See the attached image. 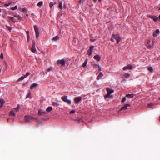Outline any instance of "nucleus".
Listing matches in <instances>:
<instances>
[{
    "label": "nucleus",
    "instance_id": "nucleus-1",
    "mask_svg": "<svg viewBox=\"0 0 160 160\" xmlns=\"http://www.w3.org/2000/svg\"><path fill=\"white\" fill-rule=\"evenodd\" d=\"M114 39L117 41V42L118 43L121 41V38L118 34H113L112 35L111 40L114 41Z\"/></svg>",
    "mask_w": 160,
    "mask_h": 160
},
{
    "label": "nucleus",
    "instance_id": "nucleus-2",
    "mask_svg": "<svg viewBox=\"0 0 160 160\" xmlns=\"http://www.w3.org/2000/svg\"><path fill=\"white\" fill-rule=\"evenodd\" d=\"M34 28L35 32L36 37L38 38L39 36V32H38V27L37 26L34 25Z\"/></svg>",
    "mask_w": 160,
    "mask_h": 160
},
{
    "label": "nucleus",
    "instance_id": "nucleus-3",
    "mask_svg": "<svg viewBox=\"0 0 160 160\" xmlns=\"http://www.w3.org/2000/svg\"><path fill=\"white\" fill-rule=\"evenodd\" d=\"M35 41L34 40H32L31 50L32 52H35L36 51V49L35 48Z\"/></svg>",
    "mask_w": 160,
    "mask_h": 160
},
{
    "label": "nucleus",
    "instance_id": "nucleus-4",
    "mask_svg": "<svg viewBox=\"0 0 160 160\" xmlns=\"http://www.w3.org/2000/svg\"><path fill=\"white\" fill-rule=\"evenodd\" d=\"M93 48L94 46H91L90 47L88 51L87 54L89 56H91L92 55Z\"/></svg>",
    "mask_w": 160,
    "mask_h": 160
},
{
    "label": "nucleus",
    "instance_id": "nucleus-5",
    "mask_svg": "<svg viewBox=\"0 0 160 160\" xmlns=\"http://www.w3.org/2000/svg\"><path fill=\"white\" fill-rule=\"evenodd\" d=\"M57 63L59 64H61L62 65H64L65 64V62L64 60L62 59L58 60L57 61Z\"/></svg>",
    "mask_w": 160,
    "mask_h": 160
},
{
    "label": "nucleus",
    "instance_id": "nucleus-6",
    "mask_svg": "<svg viewBox=\"0 0 160 160\" xmlns=\"http://www.w3.org/2000/svg\"><path fill=\"white\" fill-rule=\"evenodd\" d=\"M130 106V105L129 104H127L124 105V106L122 108L121 110H126L128 108V107Z\"/></svg>",
    "mask_w": 160,
    "mask_h": 160
},
{
    "label": "nucleus",
    "instance_id": "nucleus-7",
    "mask_svg": "<svg viewBox=\"0 0 160 160\" xmlns=\"http://www.w3.org/2000/svg\"><path fill=\"white\" fill-rule=\"evenodd\" d=\"M82 99V98L81 97H76L74 98V101L76 103H78Z\"/></svg>",
    "mask_w": 160,
    "mask_h": 160
},
{
    "label": "nucleus",
    "instance_id": "nucleus-8",
    "mask_svg": "<svg viewBox=\"0 0 160 160\" xmlns=\"http://www.w3.org/2000/svg\"><path fill=\"white\" fill-rule=\"evenodd\" d=\"M159 34V31L158 29L156 30L153 34V35L154 37H157Z\"/></svg>",
    "mask_w": 160,
    "mask_h": 160
},
{
    "label": "nucleus",
    "instance_id": "nucleus-9",
    "mask_svg": "<svg viewBox=\"0 0 160 160\" xmlns=\"http://www.w3.org/2000/svg\"><path fill=\"white\" fill-rule=\"evenodd\" d=\"M154 21H157L158 20V18L156 16H149Z\"/></svg>",
    "mask_w": 160,
    "mask_h": 160
},
{
    "label": "nucleus",
    "instance_id": "nucleus-10",
    "mask_svg": "<svg viewBox=\"0 0 160 160\" xmlns=\"http://www.w3.org/2000/svg\"><path fill=\"white\" fill-rule=\"evenodd\" d=\"M107 93L111 94L114 92V90L112 89H111L108 88H107Z\"/></svg>",
    "mask_w": 160,
    "mask_h": 160
},
{
    "label": "nucleus",
    "instance_id": "nucleus-11",
    "mask_svg": "<svg viewBox=\"0 0 160 160\" xmlns=\"http://www.w3.org/2000/svg\"><path fill=\"white\" fill-rule=\"evenodd\" d=\"M94 58L95 59L98 61H99L101 59V57L98 55L95 56L94 57Z\"/></svg>",
    "mask_w": 160,
    "mask_h": 160
},
{
    "label": "nucleus",
    "instance_id": "nucleus-12",
    "mask_svg": "<svg viewBox=\"0 0 160 160\" xmlns=\"http://www.w3.org/2000/svg\"><path fill=\"white\" fill-rule=\"evenodd\" d=\"M38 113L39 115H43L46 114V112L45 111H42L41 110H39L38 111Z\"/></svg>",
    "mask_w": 160,
    "mask_h": 160
},
{
    "label": "nucleus",
    "instance_id": "nucleus-13",
    "mask_svg": "<svg viewBox=\"0 0 160 160\" xmlns=\"http://www.w3.org/2000/svg\"><path fill=\"white\" fill-rule=\"evenodd\" d=\"M38 85V84L37 83H33L31 85L30 87V89L31 90L34 87H36Z\"/></svg>",
    "mask_w": 160,
    "mask_h": 160
},
{
    "label": "nucleus",
    "instance_id": "nucleus-14",
    "mask_svg": "<svg viewBox=\"0 0 160 160\" xmlns=\"http://www.w3.org/2000/svg\"><path fill=\"white\" fill-rule=\"evenodd\" d=\"M59 3V7L60 9H62V2L60 0H58V1Z\"/></svg>",
    "mask_w": 160,
    "mask_h": 160
},
{
    "label": "nucleus",
    "instance_id": "nucleus-15",
    "mask_svg": "<svg viewBox=\"0 0 160 160\" xmlns=\"http://www.w3.org/2000/svg\"><path fill=\"white\" fill-rule=\"evenodd\" d=\"M103 75L102 72H100L97 78L98 80H99L100 78L103 76Z\"/></svg>",
    "mask_w": 160,
    "mask_h": 160
},
{
    "label": "nucleus",
    "instance_id": "nucleus-16",
    "mask_svg": "<svg viewBox=\"0 0 160 160\" xmlns=\"http://www.w3.org/2000/svg\"><path fill=\"white\" fill-rule=\"evenodd\" d=\"M111 94L107 93V95L105 96V98H109L110 99L112 98V95H110Z\"/></svg>",
    "mask_w": 160,
    "mask_h": 160
},
{
    "label": "nucleus",
    "instance_id": "nucleus-17",
    "mask_svg": "<svg viewBox=\"0 0 160 160\" xmlns=\"http://www.w3.org/2000/svg\"><path fill=\"white\" fill-rule=\"evenodd\" d=\"M52 109V108L51 107H48L46 109V111L47 112H49L51 111Z\"/></svg>",
    "mask_w": 160,
    "mask_h": 160
},
{
    "label": "nucleus",
    "instance_id": "nucleus-18",
    "mask_svg": "<svg viewBox=\"0 0 160 160\" xmlns=\"http://www.w3.org/2000/svg\"><path fill=\"white\" fill-rule=\"evenodd\" d=\"M13 16H14V17L17 18L19 20H20L21 18L20 16L19 15H18L17 13L14 14Z\"/></svg>",
    "mask_w": 160,
    "mask_h": 160
},
{
    "label": "nucleus",
    "instance_id": "nucleus-19",
    "mask_svg": "<svg viewBox=\"0 0 160 160\" xmlns=\"http://www.w3.org/2000/svg\"><path fill=\"white\" fill-rule=\"evenodd\" d=\"M59 38L58 36H56L55 37L53 38L52 39V41H56L58 40H59Z\"/></svg>",
    "mask_w": 160,
    "mask_h": 160
},
{
    "label": "nucleus",
    "instance_id": "nucleus-20",
    "mask_svg": "<svg viewBox=\"0 0 160 160\" xmlns=\"http://www.w3.org/2000/svg\"><path fill=\"white\" fill-rule=\"evenodd\" d=\"M19 105H18L17 107L16 108H14L13 109L15 110V112H17L19 111Z\"/></svg>",
    "mask_w": 160,
    "mask_h": 160
},
{
    "label": "nucleus",
    "instance_id": "nucleus-21",
    "mask_svg": "<svg viewBox=\"0 0 160 160\" xmlns=\"http://www.w3.org/2000/svg\"><path fill=\"white\" fill-rule=\"evenodd\" d=\"M31 118V117L28 116H25V119L26 121H28Z\"/></svg>",
    "mask_w": 160,
    "mask_h": 160
},
{
    "label": "nucleus",
    "instance_id": "nucleus-22",
    "mask_svg": "<svg viewBox=\"0 0 160 160\" xmlns=\"http://www.w3.org/2000/svg\"><path fill=\"white\" fill-rule=\"evenodd\" d=\"M88 62V60L87 59L85 60L82 66L84 67H87V64Z\"/></svg>",
    "mask_w": 160,
    "mask_h": 160
},
{
    "label": "nucleus",
    "instance_id": "nucleus-23",
    "mask_svg": "<svg viewBox=\"0 0 160 160\" xmlns=\"http://www.w3.org/2000/svg\"><path fill=\"white\" fill-rule=\"evenodd\" d=\"M18 8L17 5H16L15 7H12L10 8V9L12 10H14L17 9Z\"/></svg>",
    "mask_w": 160,
    "mask_h": 160
},
{
    "label": "nucleus",
    "instance_id": "nucleus-24",
    "mask_svg": "<svg viewBox=\"0 0 160 160\" xmlns=\"http://www.w3.org/2000/svg\"><path fill=\"white\" fill-rule=\"evenodd\" d=\"M15 113L13 111H11L9 113V115L10 116L13 115L14 116H15Z\"/></svg>",
    "mask_w": 160,
    "mask_h": 160
},
{
    "label": "nucleus",
    "instance_id": "nucleus-25",
    "mask_svg": "<svg viewBox=\"0 0 160 160\" xmlns=\"http://www.w3.org/2000/svg\"><path fill=\"white\" fill-rule=\"evenodd\" d=\"M62 99L64 101H66L68 100V97L67 96H64L62 97Z\"/></svg>",
    "mask_w": 160,
    "mask_h": 160
},
{
    "label": "nucleus",
    "instance_id": "nucleus-26",
    "mask_svg": "<svg viewBox=\"0 0 160 160\" xmlns=\"http://www.w3.org/2000/svg\"><path fill=\"white\" fill-rule=\"evenodd\" d=\"M146 46L148 48H151L152 46L150 44V41H149L147 43V44H146Z\"/></svg>",
    "mask_w": 160,
    "mask_h": 160
},
{
    "label": "nucleus",
    "instance_id": "nucleus-27",
    "mask_svg": "<svg viewBox=\"0 0 160 160\" xmlns=\"http://www.w3.org/2000/svg\"><path fill=\"white\" fill-rule=\"evenodd\" d=\"M8 18L9 20L12 21H14V18L10 16H8Z\"/></svg>",
    "mask_w": 160,
    "mask_h": 160
},
{
    "label": "nucleus",
    "instance_id": "nucleus-28",
    "mask_svg": "<svg viewBox=\"0 0 160 160\" xmlns=\"http://www.w3.org/2000/svg\"><path fill=\"white\" fill-rule=\"evenodd\" d=\"M126 97L130 98H133V95L132 94H128L126 95Z\"/></svg>",
    "mask_w": 160,
    "mask_h": 160
},
{
    "label": "nucleus",
    "instance_id": "nucleus-29",
    "mask_svg": "<svg viewBox=\"0 0 160 160\" xmlns=\"http://www.w3.org/2000/svg\"><path fill=\"white\" fill-rule=\"evenodd\" d=\"M43 3L42 1H40L37 4V5L38 6H41L42 5Z\"/></svg>",
    "mask_w": 160,
    "mask_h": 160
},
{
    "label": "nucleus",
    "instance_id": "nucleus-30",
    "mask_svg": "<svg viewBox=\"0 0 160 160\" xmlns=\"http://www.w3.org/2000/svg\"><path fill=\"white\" fill-rule=\"evenodd\" d=\"M127 66L128 69H132V67L131 64H129Z\"/></svg>",
    "mask_w": 160,
    "mask_h": 160
},
{
    "label": "nucleus",
    "instance_id": "nucleus-31",
    "mask_svg": "<svg viewBox=\"0 0 160 160\" xmlns=\"http://www.w3.org/2000/svg\"><path fill=\"white\" fill-rule=\"evenodd\" d=\"M52 105L56 106H57L59 105L57 103V102H53L52 103Z\"/></svg>",
    "mask_w": 160,
    "mask_h": 160
},
{
    "label": "nucleus",
    "instance_id": "nucleus-32",
    "mask_svg": "<svg viewBox=\"0 0 160 160\" xmlns=\"http://www.w3.org/2000/svg\"><path fill=\"white\" fill-rule=\"evenodd\" d=\"M54 5V4H53V3L52 2H51L49 4V6H50V8H52V7H53V6Z\"/></svg>",
    "mask_w": 160,
    "mask_h": 160
},
{
    "label": "nucleus",
    "instance_id": "nucleus-33",
    "mask_svg": "<svg viewBox=\"0 0 160 160\" xmlns=\"http://www.w3.org/2000/svg\"><path fill=\"white\" fill-rule=\"evenodd\" d=\"M4 102L5 101L3 99H0V102L1 104H3Z\"/></svg>",
    "mask_w": 160,
    "mask_h": 160
},
{
    "label": "nucleus",
    "instance_id": "nucleus-34",
    "mask_svg": "<svg viewBox=\"0 0 160 160\" xmlns=\"http://www.w3.org/2000/svg\"><path fill=\"white\" fill-rule=\"evenodd\" d=\"M124 75L126 77H128L130 76V74L129 73H124Z\"/></svg>",
    "mask_w": 160,
    "mask_h": 160
},
{
    "label": "nucleus",
    "instance_id": "nucleus-35",
    "mask_svg": "<svg viewBox=\"0 0 160 160\" xmlns=\"http://www.w3.org/2000/svg\"><path fill=\"white\" fill-rule=\"evenodd\" d=\"M148 69L151 72H152L153 71V68L151 67H149Z\"/></svg>",
    "mask_w": 160,
    "mask_h": 160
},
{
    "label": "nucleus",
    "instance_id": "nucleus-36",
    "mask_svg": "<svg viewBox=\"0 0 160 160\" xmlns=\"http://www.w3.org/2000/svg\"><path fill=\"white\" fill-rule=\"evenodd\" d=\"M153 105V104L152 103H150L149 104H148V107L150 108H152Z\"/></svg>",
    "mask_w": 160,
    "mask_h": 160
},
{
    "label": "nucleus",
    "instance_id": "nucleus-37",
    "mask_svg": "<svg viewBox=\"0 0 160 160\" xmlns=\"http://www.w3.org/2000/svg\"><path fill=\"white\" fill-rule=\"evenodd\" d=\"M29 75H30V73L28 72H27L26 74L25 75H24V77L26 78V77H27V76H29Z\"/></svg>",
    "mask_w": 160,
    "mask_h": 160
},
{
    "label": "nucleus",
    "instance_id": "nucleus-38",
    "mask_svg": "<svg viewBox=\"0 0 160 160\" xmlns=\"http://www.w3.org/2000/svg\"><path fill=\"white\" fill-rule=\"evenodd\" d=\"M22 12L24 13H26L27 12V10L26 8H23L22 9Z\"/></svg>",
    "mask_w": 160,
    "mask_h": 160
},
{
    "label": "nucleus",
    "instance_id": "nucleus-39",
    "mask_svg": "<svg viewBox=\"0 0 160 160\" xmlns=\"http://www.w3.org/2000/svg\"><path fill=\"white\" fill-rule=\"evenodd\" d=\"M6 27H7L8 29L10 31H11V27L8 26L7 25H6Z\"/></svg>",
    "mask_w": 160,
    "mask_h": 160
},
{
    "label": "nucleus",
    "instance_id": "nucleus-40",
    "mask_svg": "<svg viewBox=\"0 0 160 160\" xmlns=\"http://www.w3.org/2000/svg\"><path fill=\"white\" fill-rule=\"evenodd\" d=\"M126 100V98H123L122 100V102H124Z\"/></svg>",
    "mask_w": 160,
    "mask_h": 160
},
{
    "label": "nucleus",
    "instance_id": "nucleus-41",
    "mask_svg": "<svg viewBox=\"0 0 160 160\" xmlns=\"http://www.w3.org/2000/svg\"><path fill=\"white\" fill-rule=\"evenodd\" d=\"M0 57V58L2 59H3V58L4 56H3V54L2 53H1V54Z\"/></svg>",
    "mask_w": 160,
    "mask_h": 160
},
{
    "label": "nucleus",
    "instance_id": "nucleus-42",
    "mask_svg": "<svg viewBox=\"0 0 160 160\" xmlns=\"http://www.w3.org/2000/svg\"><path fill=\"white\" fill-rule=\"evenodd\" d=\"M25 78V77H24V76H22V77H21L20 78H19V79H20V80H23L24 78Z\"/></svg>",
    "mask_w": 160,
    "mask_h": 160
},
{
    "label": "nucleus",
    "instance_id": "nucleus-43",
    "mask_svg": "<svg viewBox=\"0 0 160 160\" xmlns=\"http://www.w3.org/2000/svg\"><path fill=\"white\" fill-rule=\"evenodd\" d=\"M69 104H71V101L70 100H67L66 101Z\"/></svg>",
    "mask_w": 160,
    "mask_h": 160
},
{
    "label": "nucleus",
    "instance_id": "nucleus-44",
    "mask_svg": "<svg viewBox=\"0 0 160 160\" xmlns=\"http://www.w3.org/2000/svg\"><path fill=\"white\" fill-rule=\"evenodd\" d=\"M75 112V111L74 110H72L70 112V113H73Z\"/></svg>",
    "mask_w": 160,
    "mask_h": 160
},
{
    "label": "nucleus",
    "instance_id": "nucleus-45",
    "mask_svg": "<svg viewBox=\"0 0 160 160\" xmlns=\"http://www.w3.org/2000/svg\"><path fill=\"white\" fill-rule=\"evenodd\" d=\"M128 69V68L127 67V66H125L123 68V69L124 70H127V69Z\"/></svg>",
    "mask_w": 160,
    "mask_h": 160
},
{
    "label": "nucleus",
    "instance_id": "nucleus-46",
    "mask_svg": "<svg viewBox=\"0 0 160 160\" xmlns=\"http://www.w3.org/2000/svg\"><path fill=\"white\" fill-rule=\"evenodd\" d=\"M98 68H99V70L101 71V67L99 65V64H98Z\"/></svg>",
    "mask_w": 160,
    "mask_h": 160
},
{
    "label": "nucleus",
    "instance_id": "nucleus-47",
    "mask_svg": "<svg viewBox=\"0 0 160 160\" xmlns=\"http://www.w3.org/2000/svg\"><path fill=\"white\" fill-rule=\"evenodd\" d=\"M18 10L20 11L21 12L22 11V8L21 7H19L18 8Z\"/></svg>",
    "mask_w": 160,
    "mask_h": 160
},
{
    "label": "nucleus",
    "instance_id": "nucleus-48",
    "mask_svg": "<svg viewBox=\"0 0 160 160\" xmlns=\"http://www.w3.org/2000/svg\"><path fill=\"white\" fill-rule=\"evenodd\" d=\"M11 4V3H8V4H5V6H9V5H10Z\"/></svg>",
    "mask_w": 160,
    "mask_h": 160
},
{
    "label": "nucleus",
    "instance_id": "nucleus-49",
    "mask_svg": "<svg viewBox=\"0 0 160 160\" xmlns=\"http://www.w3.org/2000/svg\"><path fill=\"white\" fill-rule=\"evenodd\" d=\"M30 96L29 94H28L27 95V96H26V98H28L30 96Z\"/></svg>",
    "mask_w": 160,
    "mask_h": 160
},
{
    "label": "nucleus",
    "instance_id": "nucleus-50",
    "mask_svg": "<svg viewBox=\"0 0 160 160\" xmlns=\"http://www.w3.org/2000/svg\"><path fill=\"white\" fill-rule=\"evenodd\" d=\"M50 70H51L49 68V69H48L47 70V72H49V71H50Z\"/></svg>",
    "mask_w": 160,
    "mask_h": 160
},
{
    "label": "nucleus",
    "instance_id": "nucleus-51",
    "mask_svg": "<svg viewBox=\"0 0 160 160\" xmlns=\"http://www.w3.org/2000/svg\"><path fill=\"white\" fill-rule=\"evenodd\" d=\"M94 1L95 2H97V0H94Z\"/></svg>",
    "mask_w": 160,
    "mask_h": 160
},
{
    "label": "nucleus",
    "instance_id": "nucleus-52",
    "mask_svg": "<svg viewBox=\"0 0 160 160\" xmlns=\"http://www.w3.org/2000/svg\"><path fill=\"white\" fill-rule=\"evenodd\" d=\"M53 4H56V2H55L54 3H53Z\"/></svg>",
    "mask_w": 160,
    "mask_h": 160
},
{
    "label": "nucleus",
    "instance_id": "nucleus-53",
    "mask_svg": "<svg viewBox=\"0 0 160 160\" xmlns=\"http://www.w3.org/2000/svg\"><path fill=\"white\" fill-rule=\"evenodd\" d=\"M159 18H160V15L159 16Z\"/></svg>",
    "mask_w": 160,
    "mask_h": 160
},
{
    "label": "nucleus",
    "instance_id": "nucleus-54",
    "mask_svg": "<svg viewBox=\"0 0 160 160\" xmlns=\"http://www.w3.org/2000/svg\"><path fill=\"white\" fill-rule=\"evenodd\" d=\"M29 38V37L28 36V38Z\"/></svg>",
    "mask_w": 160,
    "mask_h": 160
},
{
    "label": "nucleus",
    "instance_id": "nucleus-55",
    "mask_svg": "<svg viewBox=\"0 0 160 160\" xmlns=\"http://www.w3.org/2000/svg\"><path fill=\"white\" fill-rule=\"evenodd\" d=\"M1 9L0 8V12H1Z\"/></svg>",
    "mask_w": 160,
    "mask_h": 160
},
{
    "label": "nucleus",
    "instance_id": "nucleus-56",
    "mask_svg": "<svg viewBox=\"0 0 160 160\" xmlns=\"http://www.w3.org/2000/svg\"><path fill=\"white\" fill-rule=\"evenodd\" d=\"M159 9L160 10V7L159 8Z\"/></svg>",
    "mask_w": 160,
    "mask_h": 160
},
{
    "label": "nucleus",
    "instance_id": "nucleus-57",
    "mask_svg": "<svg viewBox=\"0 0 160 160\" xmlns=\"http://www.w3.org/2000/svg\"><path fill=\"white\" fill-rule=\"evenodd\" d=\"M28 32H27V33H28Z\"/></svg>",
    "mask_w": 160,
    "mask_h": 160
},
{
    "label": "nucleus",
    "instance_id": "nucleus-58",
    "mask_svg": "<svg viewBox=\"0 0 160 160\" xmlns=\"http://www.w3.org/2000/svg\"><path fill=\"white\" fill-rule=\"evenodd\" d=\"M1 2L0 1V3Z\"/></svg>",
    "mask_w": 160,
    "mask_h": 160
}]
</instances>
